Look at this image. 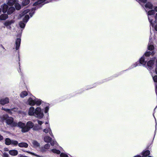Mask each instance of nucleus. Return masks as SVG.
<instances>
[{"label": "nucleus", "mask_w": 157, "mask_h": 157, "mask_svg": "<svg viewBox=\"0 0 157 157\" xmlns=\"http://www.w3.org/2000/svg\"><path fill=\"white\" fill-rule=\"evenodd\" d=\"M156 107H157V106L156 107H155V109H156Z\"/></svg>", "instance_id": "13d9d810"}, {"label": "nucleus", "mask_w": 157, "mask_h": 157, "mask_svg": "<svg viewBox=\"0 0 157 157\" xmlns=\"http://www.w3.org/2000/svg\"><path fill=\"white\" fill-rule=\"evenodd\" d=\"M1 118L3 120H6L7 124L13 127V124L15 122H13V119L12 117H9L7 114H6L3 115L1 117Z\"/></svg>", "instance_id": "7ed1b4c3"}, {"label": "nucleus", "mask_w": 157, "mask_h": 157, "mask_svg": "<svg viewBox=\"0 0 157 157\" xmlns=\"http://www.w3.org/2000/svg\"><path fill=\"white\" fill-rule=\"evenodd\" d=\"M4 109H5V108H3V107H2V109L3 110H4Z\"/></svg>", "instance_id": "5fc2aeb1"}, {"label": "nucleus", "mask_w": 157, "mask_h": 157, "mask_svg": "<svg viewBox=\"0 0 157 157\" xmlns=\"http://www.w3.org/2000/svg\"><path fill=\"white\" fill-rule=\"evenodd\" d=\"M8 15L6 14H2L0 16V20H5L8 18Z\"/></svg>", "instance_id": "b1692460"}, {"label": "nucleus", "mask_w": 157, "mask_h": 157, "mask_svg": "<svg viewBox=\"0 0 157 157\" xmlns=\"http://www.w3.org/2000/svg\"><path fill=\"white\" fill-rule=\"evenodd\" d=\"M29 2V0H23L22 2V5L25 6L28 5Z\"/></svg>", "instance_id": "473e14b6"}, {"label": "nucleus", "mask_w": 157, "mask_h": 157, "mask_svg": "<svg viewBox=\"0 0 157 157\" xmlns=\"http://www.w3.org/2000/svg\"><path fill=\"white\" fill-rule=\"evenodd\" d=\"M44 140L45 142L49 143L51 141L52 139L49 136H46L44 137Z\"/></svg>", "instance_id": "4be33fe9"}, {"label": "nucleus", "mask_w": 157, "mask_h": 157, "mask_svg": "<svg viewBox=\"0 0 157 157\" xmlns=\"http://www.w3.org/2000/svg\"><path fill=\"white\" fill-rule=\"evenodd\" d=\"M12 140L9 138H7L5 140V144L7 145H10L11 144Z\"/></svg>", "instance_id": "7c9ffc66"}, {"label": "nucleus", "mask_w": 157, "mask_h": 157, "mask_svg": "<svg viewBox=\"0 0 157 157\" xmlns=\"http://www.w3.org/2000/svg\"><path fill=\"white\" fill-rule=\"evenodd\" d=\"M32 143L33 146L35 147H37L40 146V144L35 140H32Z\"/></svg>", "instance_id": "6ab92c4d"}, {"label": "nucleus", "mask_w": 157, "mask_h": 157, "mask_svg": "<svg viewBox=\"0 0 157 157\" xmlns=\"http://www.w3.org/2000/svg\"><path fill=\"white\" fill-rule=\"evenodd\" d=\"M154 9H155V10L157 12V6L155 7V8H154Z\"/></svg>", "instance_id": "09e8293b"}, {"label": "nucleus", "mask_w": 157, "mask_h": 157, "mask_svg": "<svg viewBox=\"0 0 157 157\" xmlns=\"http://www.w3.org/2000/svg\"><path fill=\"white\" fill-rule=\"evenodd\" d=\"M145 10H146V11H147V10H146V9Z\"/></svg>", "instance_id": "bf43d9fd"}, {"label": "nucleus", "mask_w": 157, "mask_h": 157, "mask_svg": "<svg viewBox=\"0 0 157 157\" xmlns=\"http://www.w3.org/2000/svg\"><path fill=\"white\" fill-rule=\"evenodd\" d=\"M19 143H18V142L16 140H12L11 141V144H12V145H13L14 146H17V144L18 145V144Z\"/></svg>", "instance_id": "72a5a7b5"}, {"label": "nucleus", "mask_w": 157, "mask_h": 157, "mask_svg": "<svg viewBox=\"0 0 157 157\" xmlns=\"http://www.w3.org/2000/svg\"><path fill=\"white\" fill-rule=\"evenodd\" d=\"M17 0H8L7 1V4L10 6H13L16 3Z\"/></svg>", "instance_id": "5701e85b"}, {"label": "nucleus", "mask_w": 157, "mask_h": 157, "mask_svg": "<svg viewBox=\"0 0 157 157\" xmlns=\"http://www.w3.org/2000/svg\"><path fill=\"white\" fill-rule=\"evenodd\" d=\"M44 114L42 109L39 107H37L35 109V116L39 119L42 118L44 116Z\"/></svg>", "instance_id": "39448f33"}, {"label": "nucleus", "mask_w": 157, "mask_h": 157, "mask_svg": "<svg viewBox=\"0 0 157 157\" xmlns=\"http://www.w3.org/2000/svg\"><path fill=\"white\" fill-rule=\"evenodd\" d=\"M155 53L154 51H152L151 52L150 51H147L144 54V55L146 56H149L150 55H151L152 56L154 55Z\"/></svg>", "instance_id": "a878e982"}, {"label": "nucleus", "mask_w": 157, "mask_h": 157, "mask_svg": "<svg viewBox=\"0 0 157 157\" xmlns=\"http://www.w3.org/2000/svg\"><path fill=\"white\" fill-rule=\"evenodd\" d=\"M156 125H157V124H156ZM155 127H156V126Z\"/></svg>", "instance_id": "052dcab7"}, {"label": "nucleus", "mask_w": 157, "mask_h": 157, "mask_svg": "<svg viewBox=\"0 0 157 157\" xmlns=\"http://www.w3.org/2000/svg\"><path fill=\"white\" fill-rule=\"evenodd\" d=\"M18 146L20 147L27 148L28 147V144L26 143L21 142L18 144Z\"/></svg>", "instance_id": "a211bd4d"}, {"label": "nucleus", "mask_w": 157, "mask_h": 157, "mask_svg": "<svg viewBox=\"0 0 157 157\" xmlns=\"http://www.w3.org/2000/svg\"><path fill=\"white\" fill-rule=\"evenodd\" d=\"M15 10V9L14 7H10L9 8H8L7 12L8 14H10L14 12Z\"/></svg>", "instance_id": "412c9836"}, {"label": "nucleus", "mask_w": 157, "mask_h": 157, "mask_svg": "<svg viewBox=\"0 0 157 157\" xmlns=\"http://www.w3.org/2000/svg\"><path fill=\"white\" fill-rule=\"evenodd\" d=\"M50 152H52L53 153L55 154H60V151L59 150H57L55 149H52L49 150Z\"/></svg>", "instance_id": "c756f323"}, {"label": "nucleus", "mask_w": 157, "mask_h": 157, "mask_svg": "<svg viewBox=\"0 0 157 157\" xmlns=\"http://www.w3.org/2000/svg\"><path fill=\"white\" fill-rule=\"evenodd\" d=\"M145 7L146 9L148 8L150 9H153V6L151 3L148 2L145 4Z\"/></svg>", "instance_id": "bb28decb"}, {"label": "nucleus", "mask_w": 157, "mask_h": 157, "mask_svg": "<svg viewBox=\"0 0 157 157\" xmlns=\"http://www.w3.org/2000/svg\"><path fill=\"white\" fill-rule=\"evenodd\" d=\"M35 98L33 97L32 98H30L28 100V104L30 105L33 106L35 105Z\"/></svg>", "instance_id": "1a4fd4ad"}, {"label": "nucleus", "mask_w": 157, "mask_h": 157, "mask_svg": "<svg viewBox=\"0 0 157 157\" xmlns=\"http://www.w3.org/2000/svg\"><path fill=\"white\" fill-rule=\"evenodd\" d=\"M9 154L12 156H16L18 154V151L16 150H12L9 151Z\"/></svg>", "instance_id": "dca6fc26"}, {"label": "nucleus", "mask_w": 157, "mask_h": 157, "mask_svg": "<svg viewBox=\"0 0 157 157\" xmlns=\"http://www.w3.org/2000/svg\"><path fill=\"white\" fill-rule=\"evenodd\" d=\"M138 63H136L135 64H134V65H132V68H133L134 67H136V66H137L138 65Z\"/></svg>", "instance_id": "79ce46f5"}, {"label": "nucleus", "mask_w": 157, "mask_h": 157, "mask_svg": "<svg viewBox=\"0 0 157 157\" xmlns=\"http://www.w3.org/2000/svg\"><path fill=\"white\" fill-rule=\"evenodd\" d=\"M154 27L155 30L157 31V23H155V25L153 27Z\"/></svg>", "instance_id": "c03bdc74"}, {"label": "nucleus", "mask_w": 157, "mask_h": 157, "mask_svg": "<svg viewBox=\"0 0 157 157\" xmlns=\"http://www.w3.org/2000/svg\"><path fill=\"white\" fill-rule=\"evenodd\" d=\"M60 156L61 157H69L67 154L63 153H61Z\"/></svg>", "instance_id": "e433bc0d"}, {"label": "nucleus", "mask_w": 157, "mask_h": 157, "mask_svg": "<svg viewBox=\"0 0 157 157\" xmlns=\"http://www.w3.org/2000/svg\"><path fill=\"white\" fill-rule=\"evenodd\" d=\"M140 63L143 66L145 65L146 61L145 60L144 56H143L140 59Z\"/></svg>", "instance_id": "f3484780"}, {"label": "nucleus", "mask_w": 157, "mask_h": 157, "mask_svg": "<svg viewBox=\"0 0 157 157\" xmlns=\"http://www.w3.org/2000/svg\"><path fill=\"white\" fill-rule=\"evenodd\" d=\"M133 157H141V156L140 155H137Z\"/></svg>", "instance_id": "8fccbe9b"}, {"label": "nucleus", "mask_w": 157, "mask_h": 157, "mask_svg": "<svg viewBox=\"0 0 157 157\" xmlns=\"http://www.w3.org/2000/svg\"><path fill=\"white\" fill-rule=\"evenodd\" d=\"M9 22L10 23V24L11 25L14 22V21L13 20H11L10 21H9Z\"/></svg>", "instance_id": "a18cd8bd"}, {"label": "nucleus", "mask_w": 157, "mask_h": 157, "mask_svg": "<svg viewBox=\"0 0 157 157\" xmlns=\"http://www.w3.org/2000/svg\"><path fill=\"white\" fill-rule=\"evenodd\" d=\"M42 101L40 99L35 98V104H36L38 106L40 105L42 103Z\"/></svg>", "instance_id": "c85d7f7f"}, {"label": "nucleus", "mask_w": 157, "mask_h": 157, "mask_svg": "<svg viewBox=\"0 0 157 157\" xmlns=\"http://www.w3.org/2000/svg\"><path fill=\"white\" fill-rule=\"evenodd\" d=\"M155 13V10H152L148 11L147 13L149 21L152 27L155 25V23H157V13L154 17V15Z\"/></svg>", "instance_id": "f03ea898"}, {"label": "nucleus", "mask_w": 157, "mask_h": 157, "mask_svg": "<svg viewBox=\"0 0 157 157\" xmlns=\"http://www.w3.org/2000/svg\"><path fill=\"white\" fill-rule=\"evenodd\" d=\"M17 109L16 108L11 109H4V111L8 113L12 114L13 113V112H15L17 111Z\"/></svg>", "instance_id": "4468645a"}, {"label": "nucleus", "mask_w": 157, "mask_h": 157, "mask_svg": "<svg viewBox=\"0 0 157 157\" xmlns=\"http://www.w3.org/2000/svg\"><path fill=\"white\" fill-rule=\"evenodd\" d=\"M13 127H17L21 129V131L23 133L25 132H24L23 130L26 128V124L21 121H19L18 123L14 122L13 124Z\"/></svg>", "instance_id": "20e7f679"}, {"label": "nucleus", "mask_w": 157, "mask_h": 157, "mask_svg": "<svg viewBox=\"0 0 157 157\" xmlns=\"http://www.w3.org/2000/svg\"><path fill=\"white\" fill-rule=\"evenodd\" d=\"M15 6L16 10H19L21 9V6L18 3H16L15 4Z\"/></svg>", "instance_id": "2f4dec72"}, {"label": "nucleus", "mask_w": 157, "mask_h": 157, "mask_svg": "<svg viewBox=\"0 0 157 157\" xmlns=\"http://www.w3.org/2000/svg\"><path fill=\"white\" fill-rule=\"evenodd\" d=\"M49 109V107L48 106H46L44 109V112L45 113H47Z\"/></svg>", "instance_id": "4c0bfd02"}, {"label": "nucleus", "mask_w": 157, "mask_h": 157, "mask_svg": "<svg viewBox=\"0 0 157 157\" xmlns=\"http://www.w3.org/2000/svg\"><path fill=\"white\" fill-rule=\"evenodd\" d=\"M4 25L6 26L7 27V26H9L10 25V24L9 21H7L4 23Z\"/></svg>", "instance_id": "58836bf2"}, {"label": "nucleus", "mask_w": 157, "mask_h": 157, "mask_svg": "<svg viewBox=\"0 0 157 157\" xmlns=\"http://www.w3.org/2000/svg\"><path fill=\"white\" fill-rule=\"evenodd\" d=\"M1 7L2 9V12L3 13H5L7 12L8 8V5L5 3L2 5L1 6Z\"/></svg>", "instance_id": "ddd939ff"}, {"label": "nucleus", "mask_w": 157, "mask_h": 157, "mask_svg": "<svg viewBox=\"0 0 157 157\" xmlns=\"http://www.w3.org/2000/svg\"><path fill=\"white\" fill-rule=\"evenodd\" d=\"M150 152L149 150L144 151L142 153V157H146L149 155Z\"/></svg>", "instance_id": "aec40b11"}, {"label": "nucleus", "mask_w": 157, "mask_h": 157, "mask_svg": "<svg viewBox=\"0 0 157 157\" xmlns=\"http://www.w3.org/2000/svg\"><path fill=\"white\" fill-rule=\"evenodd\" d=\"M21 41V39L19 38H17L16 40L15 44L16 46L15 48L16 50H17L19 49Z\"/></svg>", "instance_id": "2eb2a0df"}, {"label": "nucleus", "mask_w": 157, "mask_h": 157, "mask_svg": "<svg viewBox=\"0 0 157 157\" xmlns=\"http://www.w3.org/2000/svg\"><path fill=\"white\" fill-rule=\"evenodd\" d=\"M7 28H8V29H10L11 27V26H10V25H9V26H7V27H6Z\"/></svg>", "instance_id": "3c124183"}, {"label": "nucleus", "mask_w": 157, "mask_h": 157, "mask_svg": "<svg viewBox=\"0 0 157 157\" xmlns=\"http://www.w3.org/2000/svg\"><path fill=\"white\" fill-rule=\"evenodd\" d=\"M42 128L41 127H39L38 126H35L33 128V130H39L41 129Z\"/></svg>", "instance_id": "f704fd0d"}, {"label": "nucleus", "mask_w": 157, "mask_h": 157, "mask_svg": "<svg viewBox=\"0 0 157 157\" xmlns=\"http://www.w3.org/2000/svg\"><path fill=\"white\" fill-rule=\"evenodd\" d=\"M151 38H150L149 43L148 45V49L150 51L153 50L154 49V46L153 43L151 41Z\"/></svg>", "instance_id": "f8f14e48"}, {"label": "nucleus", "mask_w": 157, "mask_h": 157, "mask_svg": "<svg viewBox=\"0 0 157 157\" xmlns=\"http://www.w3.org/2000/svg\"><path fill=\"white\" fill-rule=\"evenodd\" d=\"M3 156L4 157H9V155L8 153L6 152H4L3 154Z\"/></svg>", "instance_id": "a19ab883"}, {"label": "nucleus", "mask_w": 157, "mask_h": 157, "mask_svg": "<svg viewBox=\"0 0 157 157\" xmlns=\"http://www.w3.org/2000/svg\"><path fill=\"white\" fill-rule=\"evenodd\" d=\"M43 131L46 133H48L52 136L53 137V136L49 125H46V128L44 129Z\"/></svg>", "instance_id": "6e6552de"}, {"label": "nucleus", "mask_w": 157, "mask_h": 157, "mask_svg": "<svg viewBox=\"0 0 157 157\" xmlns=\"http://www.w3.org/2000/svg\"><path fill=\"white\" fill-rule=\"evenodd\" d=\"M35 10L33 8L32 10L30 11L28 9H26L23 10L20 14V16L21 17L24 16L23 18V22L21 21L19 23V25L20 27L22 28H24L25 26V24L29 19V15H30V17H32L34 13V11Z\"/></svg>", "instance_id": "f257e3e1"}, {"label": "nucleus", "mask_w": 157, "mask_h": 157, "mask_svg": "<svg viewBox=\"0 0 157 157\" xmlns=\"http://www.w3.org/2000/svg\"><path fill=\"white\" fill-rule=\"evenodd\" d=\"M34 124L31 121H28L26 125V128L23 131L24 132H27L29 131L30 128H33Z\"/></svg>", "instance_id": "423d86ee"}, {"label": "nucleus", "mask_w": 157, "mask_h": 157, "mask_svg": "<svg viewBox=\"0 0 157 157\" xmlns=\"http://www.w3.org/2000/svg\"><path fill=\"white\" fill-rule=\"evenodd\" d=\"M50 144H47L44 145V147H42L40 148V151L43 152H45L50 148Z\"/></svg>", "instance_id": "9d476101"}, {"label": "nucleus", "mask_w": 157, "mask_h": 157, "mask_svg": "<svg viewBox=\"0 0 157 157\" xmlns=\"http://www.w3.org/2000/svg\"><path fill=\"white\" fill-rule=\"evenodd\" d=\"M155 59L156 62V65H157V58L156 59Z\"/></svg>", "instance_id": "864d4df0"}, {"label": "nucleus", "mask_w": 157, "mask_h": 157, "mask_svg": "<svg viewBox=\"0 0 157 157\" xmlns=\"http://www.w3.org/2000/svg\"><path fill=\"white\" fill-rule=\"evenodd\" d=\"M10 99L6 97L0 100V104L2 105L8 104L9 103Z\"/></svg>", "instance_id": "0eeeda50"}, {"label": "nucleus", "mask_w": 157, "mask_h": 157, "mask_svg": "<svg viewBox=\"0 0 157 157\" xmlns=\"http://www.w3.org/2000/svg\"><path fill=\"white\" fill-rule=\"evenodd\" d=\"M2 48H3L4 49V48L3 47V46H2Z\"/></svg>", "instance_id": "4d7b16f0"}, {"label": "nucleus", "mask_w": 157, "mask_h": 157, "mask_svg": "<svg viewBox=\"0 0 157 157\" xmlns=\"http://www.w3.org/2000/svg\"><path fill=\"white\" fill-rule=\"evenodd\" d=\"M25 152H27V153H28L31 154H32V155H35L37 157H42L41 156H39V155H35L34 153H33V152H30V151H25Z\"/></svg>", "instance_id": "ea45409f"}, {"label": "nucleus", "mask_w": 157, "mask_h": 157, "mask_svg": "<svg viewBox=\"0 0 157 157\" xmlns=\"http://www.w3.org/2000/svg\"><path fill=\"white\" fill-rule=\"evenodd\" d=\"M3 137L0 134V141H1V140H3Z\"/></svg>", "instance_id": "de8ad7c7"}, {"label": "nucleus", "mask_w": 157, "mask_h": 157, "mask_svg": "<svg viewBox=\"0 0 157 157\" xmlns=\"http://www.w3.org/2000/svg\"><path fill=\"white\" fill-rule=\"evenodd\" d=\"M35 109L33 107H31L29 108L28 111V114L30 116H35Z\"/></svg>", "instance_id": "9b49d317"}, {"label": "nucleus", "mask_w": 157, "mask_h": 157, "mask_svg": "<svg viewBox=\"0 0 157 157\" xmlns=\"http://www.w3.org/2000/svg\"><path fill=\"white\" fill-rule=\"evenodd\" d=\"M4 151H9V149L7 148H4Z\"/></svg>", "instance_id": "49530a36"}, {"label": "nucleus", "mask_w": 157, "mask_h": 157, "mask_svg": "<svg viewBox=\"0 0 157 157\" xmlns=\"http://www.w3.org/2000/svg\"><path fill=\"white\" fill-rule=\"evenodd\" d=\"M28 92L26 91L22 92L20 94V97L22 98H24L28 95Z\"/></svg>", "instance_id": "cd10ccee"}, {"label": "nucleus", "mask_w": 157, "mask_h": 157, "mask_svg": "<svg viewBox=\"0 0 157 157\" xmlns=\"http://www.w3.org/2000/svg\"><path fill=\"white\" fill-rule=\"evenodd\" d=\"M50 143V144L52 146H54L55 145L57 144L55 140H52L51 141Z\"/></svg>", "instance_id": "c9c22d12"}, {"label": "nucleus", "mask_w": 157, "mask_h": 157, "mask_svg": "<svg viewBox=\"0 0 157 157\" xmlns=\"http://www.w3.org/2000/svg\"><path fill=\"white\" fill-rule=\"evenodd\" d=\"M37 122H38V124L40 125H41L43 123V122L42 121H39V120H38L37 121Z\"/></svg>", "instance_id": "37998d69"}, {"label": "nucleus", "mask_w": 157, "mask_h": 157, "mask_svg": "<svg viewBox=\"0 0 157 157\" xmlns=\"http://www.w3.org/2000/svg\"><path fill=\"white\" fill-rule=\"evenodd\" d=\"M1 11H2L1 9L0 8V13H1Z\"/></svg>", "instance_id": "6e6d98bb"}, {"label": "nucleus", "mask_w": 157, "mask_h": 157, "mask_svg": "<svg viewBox=\"0 0 157 157\" xmlns=\"http://www.w3.org/2000/svg\"><path fill=\"white\" fill-rule=\"evenodd\" d=\"M154 62L153 60H150L147 63V67L149 68L152 67L154 64Z\"/></svg>", "instance_id": "393cba45"}, {"label": "nucleus", "mask_w": 157, "mask_h": 157, "mask_svg": "<svg viewBox=\"0 0 157 157\" xmlns=\"http://www.w3.org/2000/svg\"><path fill=\"white\" fill-rule=\"evenodd\" d=\"M45 124H47V126H48V125H49L48 124V123L47 122H46L45 123Z\"/></svg>", "instance_id": "603ef678"}]
</instances>
